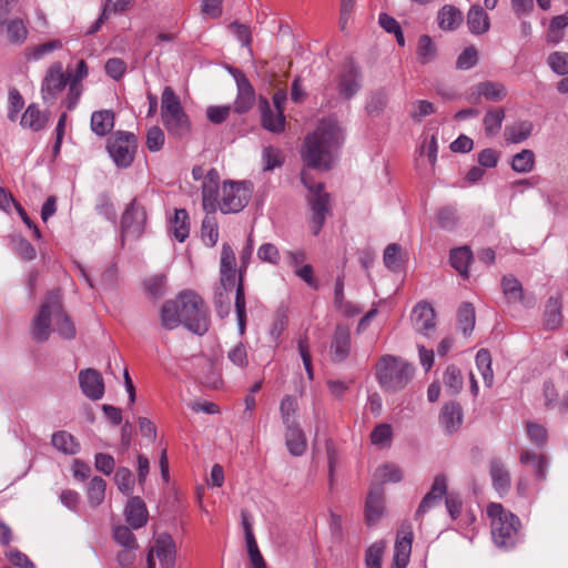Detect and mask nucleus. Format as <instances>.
<instances>
[{
  "mask_svg": "<svg viewBox=\"0 0 568 568\" xmlns=\"http://www.w3.org/2000/svg\"><path fill=\"white\" fill-rule=\"evenodd\" d=\"M463 408L456 402L447 403L443 406L439 423L446 433L452 434L457 432L463 424Z\"/></svg>",
  "mask_w": 568,
  "mask_h": 568,
  "instance_id": "obj_23",
  "label": "nucleus"
},
{
  "mask_svg": "<svg viewBox=\"0 0 568 568\" xmlns=\"http://www.w3.org/2000/svg\"><path fill=\"white\" fill-rule=\"evenodd\" d=\"M52 332L64 339H73L77 335L74 324L63 310L59 290L45 296L31 326L32 336L38 342L47 341Z\"/></svg>",
  "mask_w": 568,
  "mask_h": 568,
  "instance_id": "obj_3",
  "label": "nucleus"
},
{
  "mask_svg": "<svg viewBox=\"0 0 568 568\" xmlns=\"http://www.w3.org/2000/svg\"><path fill=\"white\" fill-rule=\"evenodd\" d=\"M235 313L237 318L239 332L244 335L246 328V302L244 281L242 276L237 280L234 300Z\"/></svg>",
  "mask_w": 568,
  "mask_h": 568,
  "instance_id": "obj_37",
  "label": "nucleus"
},
{
  "mask_svg": "<svg viewBox=\"0 0 568 568\" xmlns=\"http://www.w3.org/2000/svg\"><path fill=\"white\" fill-rule=\"evenodd\" d=\"M236 281V258L232 246L223 243L220 258V282L227 288L233 286Z\"/></svg>",
  "mask_w": 568,
  "mask_h": 568,
  "instance_id": "obj_20",
  "label": "nucleus"
},
{
  "mask_svg": "<svg viewBox=\"0 0 568 568\" xmlns=\"http://www.w3.org/2000/svg\"><path fill=\"white\" fill-rule=\"evenodd\" d=\"M437 24L443 31H454L464 21L463 12L455 6L445 4L437 12Z\"/></svg>",
  "mask_w": 568,
  "mask_h": 568,
  "instance_id": "obj_26",
  "label": "nucleus"
},
{
  "mask_svg": "<svg viewBox=\"0 0 568 568\" xmlns=\"http://www.w3.org/2000/svg\"><path fill=\"white\" fill-rule=\"evenodd\" d=\"M48 115L42 113L36 103L28 105L23 112L20 125L34 132L41 131L47 126Z\"/></svg>",
  "mask_w": 568,
  "mask_h": 568,
  "instance_id": "obj_31",
  "label": "nucleus"
},
{
  "mask_svg": "<svg viewBox=\"0 0 568 568\" xmlns=\"http://www.w3.org/2000/svg\"><path fill=\"white\" fill-rule=\"evenodd\" d=\"M489 473L494 488L501 495L510 487V474L500 459H493L489 465Z\"/></svg>",
  "mask_w": 568,
  "mask_h": 568,
  "instance_id": "obj_33",
  "label": "nucleus"
},
{
  "mask_svg": "<svg viewBox=\"0 0 568 568\" xmlns=\"http://www.w3.org/2000/svg\"><path fill=\"white\" fill-rule=\"evenodd\" d=\"M79 384L83 394L92 399L98 400L104 394V384L101 374L93 369L87 368L79 373Z\"/></svg>",
  "mask_w": 568,
  "mask_h": 568,
  "instance_id": "obj_18",
  "label": "nucleus"
},
{
  "mask_svg": "<svg viewBox=\"0 0 568 568\" xmlns=\"http://www.w3.org/2000/svg\"><path fill=\"white\" fill-rule=\"evenodd\" d=\"M361 88V70L353 62L344 64L339 77V94L345 99L353 98Z\"/></svg>",
  "mask_w": 568,
  "mask_h": 568,
  "instance_id": "obj_19",
  "label": "nucleus"
},
{
  "mask_svg": "<svg viewBox=\"0 0 568 568\" xmlns=\"http://www.w3.org/2000/svg\"><path fill=\"white\" fill-rule=\"evenodd\" d=\"M535 162L534 152L525 149L513 156L511 169L517 173H529L532 171Z\"/></svg>",
  "mask_w": 568,
  "mask_h": 568,
  "instance_id": "obj_47",
  "label": "nucleus"
},
{
  "mask_svg": "<svg viewBox=\"0 0 568 568\" xmlns=\"http://www.w3.org/2000/svg\"><path fill=\"white\" fill-rule=\"evenodd\" d=\"M51 443L55 449L63 454L74 455L80 450V444L65 430L54 433Z\"/></svg>",
  "mask_w": 568,
  "mask_h": 568,
  "instance_id": "obj_39",
  "label": "nucleus"
},
{
  "mask_svg": "<svg viewBox=\"0 0 568 568\" xmlns=\"http://www.w3.org/2000/svg\"><path fill=\"white\" fill-rule=\"evenodd\" d=\"M136 150V138L133 133L116 132L108 142V152L119 168L132 164Z\"/></svg>",
  "mask_w": 568,
  "mask_h": 568,
  "instance_id": "obj_10",
  "label": "nucleus"
},
{
  "mask_svg": "<svg viewBox=\"0 0 568 568\" xmlns=\"http://www.w3.org/2000/svg\"><path fill=\"white\" fill-rule=\"evenodd\" d=\"M220 173L216 169L206 172L202 182V206L207 214L220 210L223 214L239 213L248 203L252 184L244 181H224L220 190Z\"/></svg>",
  "mask_w": 568,
  "mask_h": 568,
  "instance_id": "obj_1",
  "label": "nucleus"
},
{
  "mask_svg": "<svg viewBox=\"0 0 568 568\" xmlns=\"http://www.w3.org/2000/svg\"><path fill=\"white\" fill-rule=\"evenodd\" d=\"M383 258L387 268L398 271L402 266L400 246L396 243L388 244L384 251Z\"/></svg>",
  "mask_w": 568,
  "mask_h": 568,
  "instance_id": "obj_63",
  "label": "nucleus"
},
{
  "mask_svg": "<svg viewBox=\"0 0 568 568\" xmlns=\"http://www.w3.org/2000/svg\"><path fill=\"white\" fill-rule=\"evenodd\" d=\"M244 529H245L247 552H248L252 566L254 567V566L264 565L265 561L258 550L251 525L246 521H244Z\"/></svg>",
  "mask_w": 568,
  "mask_h": 568,
  "instance_id": "obj_54",
  "label": "nucleus"
},
{
  "mask_svg": "<svg viewBox=\"0 0 568 568\" xmlns=\"http://www.w3.org/2000/svg\"><path fill=\"white\" fill-rule=\"evenodd\" d=\"M28 37V29L21 19H12L7 23V38L11 43L21 44Z\"/></svg>",
  "mask_w": 568,
  "mask_h": 568,
  "instance_id": "obj_51",
  "label": "nucleus"
},
{
  "mask_svg": "<svg viewBox=\"0 0 568 568\" xmlns=\"http://www.w3.org/2000/svg\"><path fill=\"white\" fill-rule=\"evenodd\" d=\"M561 296H550L547 301L545 313H544V326L547 329H557L561 326L562 314H561Z\"/></svg>",
  "mask_w": 568,
  "mask_h": 568,
  "instance_id": "obj_32",
  "label": "nucleus"
},
{
  "mask_svg": "<svg viewBox=\"0 0 568 568\" xmlns=\"http://www.w3.org/2000/svg\"><path fill=\"white\" fill-rule=\"evenodd\" d=\"M113 538L122 548L138 549L139 545L131 529L126 526H115Z\"/></svg>",
  "mask_w": 568,
  "mask_h": 568,
  "instance_id": "obj_57",
  "label": "nucleus"
},
{
  "mask_svg": "<svg viewBox=\"0 0 568 568\" xmlns=\"http://www.w3.org/2000/svg\"><path fill=\"white\" fill-rule=\"evenodd\" d=\"M106 483L101 477H93L88 486V499L92 506L100 505L105 496Z\"/></svg>",
  "mask_w": 568,
  "mask_h": 568,
  "instance_id": "obj_53",
  "label": "nucleus"
},
{
  "mask_svg": "<svg viewBox=\"0 0 568 568\" xmlns=\"http://www.w3.org/2000/svg\"><path fill=\"white\" fill-rule=\"evenodd\" d=\"M89 68L84 60H80L73 73H67L70 83L65 98L62 100V105L72 111L78 105L80 98L83 93L82 81L88 77Z\"/></svg>",
  "mask_w": 568,
  "mask_h": 568,
  "instance_id": "obj_13",
  "label": "nucleus"
},
{
  "mask_svg": "<svg viewBox=\"0 0 568 568\" xmlns=\"http://www.w3.org/2000/svg\"><path fill=\"white\" fill-rule=\"evenodd\" d=\"M384 495L383 487L375 486L371 488L365 504V518L367 524H375L383 516Z\"/></svg>",
  "mask_w": 568,
  "mask_h": 568,
  "instance_id": "obj_24",
  "label": "nucleus"
},
{
  "mask_svg": "<svg viewBox=\"0 0 568 568\" xmlns=\"http://www.w3.org/2000/svg\"><path fill=\"white\" fill-rule=\"evenodd\" d=\"M385 547L384 541H377L366 550V568H382V558Z\"/></svg>",
  "mask_w": 568,
  "mask_h": 568,
  "instance_id": "obj_60",
  "label": "nucleus"
},
{
  "mask_svg": "<svg viewBox=\"0 0 568 568\" xmlns=\"http://www.w3.org/2000/svg\"><path fill=\"white\" fill-rule=\"evenodd\" d=\"M393 439V429L389 424H378L371 433V442L381 448L389 447Z\"/></svg>",
  "mask_w": 568,
  "mask_h": 568,
  "instance_id": "obj_52",
  "label": "nucleus"
},
{
  "mask_svg": "<svg viewBox=\"0 0 568 568\" xmlns=\"http://www.w3.org/2000/svg\"><path fill=\"white\" fill-rule=\"evenodd\" d=\"M414 366L406 359L383 355L375 366L376 379L384 392L396 393L404 389L413 379Z\"/></svg>",
  "mask_w": 568,
  "mask_h": 568,
  "instance_id": "obj_4",
  "label": "nucleus"
},
{
  "mask_svg": "<svg viewBox=\"0 0 568 568\" xmlns=\"http://www.w3.org/2000/svg\"><path fill=\"white\" fill-rule=\"evenodd\" d=\"M62 41L61 40H50L48 42L41 43L39 45H34L31 48H27L26 50V58L28 60H34L38 61L42 59L44 55L59 50L62 48Z\"/></svg>",
  "mask_w": 568,
  "mask_h": 568,
  "instance_id": "obj_50",
  "label": "nucleus"
},
{
  "mask_svg": "<svg viewBox=\"0 0 568 568\" xmlns=\"http://www.w3.org/2000/svg\"><path fill=\"white\" fill-rule=\"evenodd\" d=\"M433 113H435V106L427 100H416L410 104L409 116L414 122H420Z\"/></svg>",
  "mask_w": 568,
  "mask_h": 568,
  "instance_id": "obj_59",
  "label": "nucleus"
},
{
  "mask_svg": "<svg viewBox=\"0 0 568 568\" xmlns=\"http://www.w3.org/2000/svg\"><path fill=\"white\" fill-rule=\"evenodd\" d=\"M114 481L119 490L125 496H130L134 487V477L129 468L121 467L115 471Z\"/></svg>",
  "mask_w": 568,
  "mask_h": 568,
  "instance_id": "obj_55",
  "label": "nucleus"
},
{
  "mask_svg": "<svg viewBox=\"0 0 568 568\" xmlns=\"http://www.w3.org/2000/svg\"><path fill=\"white\" fill-rule=\"evenodd\" d=\"M70 80L64 72L62 62L55 61L49 65L41 81V98L44 103L53 104L60 94L69 87Z\"/></svg>",
  "mask_w": 568,
  "mask_h": 568,
  "instance_id": "obj_9",
  "label": "nucleus"
},
{
  "mask_svg": "<svg viewBox=\"0 0 568 568\" xmlns=\"http://www.w3.org/2000/svg\"><path fill=\"white\" fill-rule=\"evenodd\" d=\"M473 253L467 246L452 250L450 265L465 278L468 277V265L471 261Z\"/></svg>",
  "mask_w": 568,
  "mask_h": 568,
  "instance_id": "obj_40",
  "label": "nucleus"
},
{
  "mask_svg": "<svg viewBox=\"0 0 568 568\" xmlns=\"http://www.w3.org/2000/svg\"><path fill=\"white\" fill-rule=\"evenodd\" d=\"M159 559L162 568H173L175 564L176 548L172 537L168 534H160L154 538L149 552Z\"/></svg>",
  "mask_w": 568,
  "mask_h": 568,
  "instance_id": "obj_15",
  "label": "nucleus"
},
{
  "mask_svg": "<svg viewBox=\"0 0 568 568\" xmlns=\"http://www.w3.org/2000/svg\"><path fill=\"white\" fill-rule=\"evenodd\" d=\"M182 324L192 333L203 335L209 331V310L204 301L194 292L180 294Z\"/></svg>",
  "mask_w": 568,
  "mask_h": 568,
  "instance_id": "obj_7",
  "label": "nucleus"
},
{
  "mask_svg": "<svg viewBox=\"0 0 568 568\" xmlns=\"http://www.w3.org/2000/svg\"><path fill=\"white\" fill-rule=\"evenodd\" d=\"M343 140V130L335 119L322 120L316 130L306 135L302 159L308 168L328 170Z\"/></svg>",
  "mask_w": 568,
  "mask_h": 568,
  "instance_id": "obj_2",
  "label": "nucleus"
},
{
  "mask_svg": "<svg viewBox=\"0 0 568 568\" xmlns=\"http://www.w3.org/2000/svg\"><path fill=\"white\" fill-rule=\"evenodd\" d=\"M302 182L308 189V203L312 210L311 230L314 235H317L326 220L329 212L328 202L329 195L324 192L323 183H313L306 171L302 172Z\"/></svg>",
  "mask_w": 568,
  "mask_h": 568,
  "instance_id": "obj_8",
  "label": "nucleus"
},
{
  "mask_svg": "<svg viewBox=\"0 0 568 568\" xmlns=\"http://www.w3.org/2000/svg\"><path fill=\"white\" fill-rule=\"evenodd\" d=\"M180 295L176 300L166 301L161 307V325L165 329H174L182 324Z\"/></svg>",
  "mask_w": 568,
  "mask_h": 568,
  "instance_id": "obj_29",
  "label": "nucleus"
},
{
  "mask_svg": "<svg viewBox=\"0 0 568 568\" xmlns=\"http://www.w3.org/2000/svg\"><path fill=\"white\" fill-rule=\"evenodd\" d=\"M447 493V478L445 475L439 474L434 478L430 490L422 499L416 513L415 519L420 520L423 516L432 508L437 506Z\"/></svg>",
  "mask_w": 568,
  "mask_h": 568,
  "instance_id": "obj_16",
  "label": "nucleus"
},
{
  "mask_svg": "<svg viewBox=\"0 0 568 568\" xmlns=\"http://www.w3.org/2000/svg\"><path fill=\"white\" fill-rule=\"evenodd\" d=\"M229 72L234 78L237 89L233 104L234 111L239 114L246 113L255 104V90L242 70L237 68H230Z\"/></svg>",
  "mask_w": 568,
  "mask_h": 568,
  "instance_id": "obj_11",
  "label": "nucleus"
},
{
  "mask_svg": "<svg viewBox=\"0 0 568 568\" xmlns=\"http://www.w3.org/2000/svg\"><path fill=\"white\" fill-rule=\"evenodd\" d=\"M458 325L463 333L469 334L475 327V307L471 303L465 302L463 303L457 313Z\"/></svg>",
  "mask_w": 568,
  "mask_h": 568,
  "instance_id": "obj_48",
  "label": "nucleus"
},
{
  "mask_svg": "<svg viewBox=\"0 0 568 568\" xmlns=\"http://www.w3.org/2000/svg\"><path fill=\"white\" fill-rule=\"evenodd\" d=\"M260 110L262 126L273 133H281L285 130V116L283 111L272 110L266 98L260 97Z\"/></svg>",
  "mask_w": 568,
  "mask_h": 568,
  "instance_id": "obj_21",
  "label": "nucleus"
},
{
  "mask_svg": "<svg viewBox=\"0 0 568 568\" xmlns=\"http://www.w3.org/2000/svg\"><path fill=\"white\" fill-rule=\"evenodd\" d=\"M542 396L547 409H558L561 413L568 412V390L560 395L554 383L546 381L542 385Z\"/></svg>",
  "mask_w": 568,
  "mask_h": 568,
  "instance_id": "obj_27",
  "label": "nucleus"
},
{
  "mask_svg": "<svg viewBox=\"0 0 568 568\" xmlns=\"http://www.w3.org/2000/svg\"><path fill=\"white\" fill-rule=\"evenodd\" d=\"M125 520L133 529L143 527L148 520V510L145 504L140 497L129 499L125 510Z\"/></svg>",
  "mask_w": 568,
  "mask_h": 568,
  "instance_id": "obj_25",
  "label": "nucleus"
},
{
  "mask_svg": "<svg viewBox=\"0 0 568 568\" xmlns=\"http://www.w3.org/2000/svg\"><path fill=\"white\" fill-rule=\"evenodd\" d=\"M532 123L529 121H519L505 128V140L510 143H520L527 140L532 132Z\"/></svg>",
  "mask_w": 568,
  "mask_h": 568,
  "instance_id": "obj_38",
  "label": "nucleus"
},
{
  "mask_svg": "<svg viewBox=\"0 0 568 568\" xmlns=\"http://www.w3.org/2000/svg\"><path fill=\"white\" fill-rule=\"evenodd\" d=\"M202 240L207 246H214L219 241L217 223L213 216H205L202 222Z\"/></svg>",
  "mask_w": 568,
  "mask_h": 568,
  "instance_id": "obj_58",
  "label": "nucleus"
},
{
  "mask_svg": "<svg viewBox=\"0 0 568 568\" xmlns=\"http://www.w3.org/2000/svg\"><path fill=\"white\" fill-rule=\"evenodd\" d=\"M285 442L288 452L294 456H301L306 449V440L298 425L286 426Z\"/></svg>",
  "mask_w": 568,
  "mask_h": 568,
  "instance_id": "obj_36",
  "label": "nucleus"
},
{
  "mask_svg": "<svg viewBox=\"0 0 568 568\" xmlns=\"http://www.w3.org/2000/svg\"><path fill=\"white\" fill-rule=\"evenodd\" d=\"M297 399L292 395H286L280 405L281 417L285 426L298 425L296 422Z\"/></svg>",
  "mask_w": 568,
  "mask_h": 568,
  "instance_id": "obj_49",
  "label": "nucleus"
},
{
  "mask_svg": "<svg viewBox=\"0 0 568 568\" xmlns=\"http://www.w3.org/2000/svg\"><path fill=\"white\" fill-rule=\"evenodd\" d=\"M443 383L450 395H457L464 385L460 369L455 365L447 366L443 374Z\"/></svg>",
  "mask_w": 568,
  "mask_h": 568,
  "instance_id": "obj_44",
  "label": "nucleus"
},
{
  "mask_svg": "<svg viewBox=\"0 0 568 568\" xmlns=\"http://www.w3.org/2000/svg\"><path fill=\"white\" fill-rule=\"evenodd\" d=\"M161 121L172 136L181 139L191 132L190 118L171 87H165L161 94Z\"/></svg>",
  "mask_w": 568,
  "mask_h": 568,
  "instance_id": "obj_6",
  "label": "nucleus"
},
{
  "mask_svg": "<svg viewBox=\"0 0 568 568\" xmlns=\"http://www.w3.org/2000/svg\"><path fill=\"white\" fill-rule=\"evenodd\" d=\"M473 94L484 97L491 102H500L507 97L506 87L496 81H483L471 88Z\"/></svg>",
  "mask_w": 568,
  "mask_h": 568,
  "instance_id": "obj_28",
  "label": "nucleus"
},
{
  "mask_svg": "<svg viewBox=\"0 0 568 568\" xmlns=\"http://www.w3.org/2000/svg\"><path fill=\"white\" fill-rule=\"evenodd\" d=\"M171 231L178 241L183 242L186 240L190 234V222L186 210H175L174 216L171 220Z\"/></svg>",
  "mask_w": 568,
  "mask_h": 568,
  "instance_id": "obj_41",
  "label": "nucleus"
},
{
  "mask_svg": "<svg viewBox=\"0 0 568 568\" xmlns=\"http://www.w3.org/2000/svg\"><path fill=\"white\" fill-rule=\"evenodd\" d=\"M501 288L508 302H523L524 290L521 283L513 275H505L501 278Z\"/></svg>",
  "mask_w": 568,
  "mask_h": 568,
  "instance_id": "obj_45",
  "label": "nucleus"
},
{
  "mask_svg": "<svg viewBox=\"0 0 568 568\" xmlns=\"http://www.w3.org/2000/svg\"><path fill=\"white\" fill-rule=\"evenodd\" d=\"M375 477L383 483H397L402 479V471L396 465L386 464L376 469Z\"/></svg>",
  "mask_w": 568,
  "mask_h": 568,
  "instance_id": "obj_62",
  "label": "nucleus"
},
{
  "mask_svg": "<svg viewBox=\"0 0 568 568\" xmlns=\"http://www.w3.org/2000/svg\"><path fill=\"white\" fill-rule=\"evenodd\" d=\"M505 110L503 108H490L483 118L485 134L489 138L496 136L505 120Z\"/></svg>",
  "mask_w": 568,
  "mask_h": 568,
  "instance_id": "obj_35",
  "label": "nucleus"
},
{
  "mask_svg": "<svg viewBox=\"0 0 568 568\" xmlns=\"http://www.w3.org/2000/svg\"><path fill=\"white\" fill-rule=\"evenodd\" d=\"M334 302L336 307L347 316L357 315L361 310L357 306L352 305L345 301L344 296V281L343 277L338 276L335 282Z\"/></svg>",
  "mask_w": 568,
  "mask_h": 568,
  "instance_id": "obj_46",
  "label": "nucleus"
},
{
  "mask_svg": "<svg viewBox=\"0 0 568 568\" xmlns=\"http://www.w3.org/2000/svg\"><path fill=\"white\" fill-rule=\"evenodd\" d=\"M568 27V16H556L550 20L546 33V41L551 44H558L565 38V30Z\"/></svg>",
  "mask_w": 568,
  "mask_h": 568,
  "instance_id": "obj_43",
  "label": "nucleus"
},
{
  "mask_svg": "<svg viewBox=\"0 0 568 568\" xmlns=\"http://www.w3.org/2000/svg\"><path fill=\"white\" fill-rule=\"evenodd\" d=\"M467 26L473 34H484L489 30L490 21L486 11L478 4L471 6L467 13Z\"/></svg>",
  "mask_w": 568,
  "mask_h": 568,
  "instance_id": "obj_30",
  "label": "nucleus"
},
{
  "mask_svg": "<svg viewBox=\"0 0 568 568\" xmlns=\"http://www.w3.org/2000/svg\"><path fill=\"white\" fill-rule=\"evenodd\" d=\"M351 348L352 338L349 329L346 326L338 325L335 328L329 346L332 361L335 363L344 362L348 357Z\"/></svg>",
  "mask_w": 568,
  "mask_h": 568,
  "instance_id": "obj_17",
  "label": "nucleus"
},
{
  "mask_svg": "<svg viewBox=\"0 0 568 568\" xmlns=\"http://www.w3.org/2000/svg\"><path fill=\"white\" fill-rule=\"evenodd\" d=\"M146 222L145 209L133 201L124 211L121 221L123 237L138 239L142 234Z\"/></svg>",
  "mask_w": 568,
  "mask_h": 568,
  "instance_id": "obj_12",
  "label": "nucleus"
},
{
  "mask_svg": "<svg viewBox=\"0 0 568 568\" xmlns=\"http://www.w3.org/2000/svg\"><path fill=\"white\" fill-rule=\"evenodd\" d=\"M417 60L422 64H428L433 62L437 57V48L433 39L423 34L419 37L416 48Z\"/></svg>",
  "mask_w": 568,
  "mask_h": 568,
  "instance_id": "obj_42",
  "label": "nucleus"
},
{
  "mask_svg": "<svg viewBox=\"0 0 568 568\" xmlns=\"http://www.w3.org/2000/svg\"><path fill=\"white\" fill-rule=\"evenodd\" d=\"M526 429H527L529 439L531 440V443L535 446L542 447L546 445L547 439H548V434H547V429L542 425H540L538 423L528 422L526 424Z\"/></svg>",
  "mask_w": 568,
  "mask_h": 568,
  "instance_id": "obj_61",
  "label": "nucleus"
},
{
  "mask_svg": "<svg viewBox=\"0 0 568 568\" xmlns=\"http://www.w3.org/2000/svg\"><path fill=\"white\" fill-rule=\"evenodd\" d=\"M412 321L417 332L428 336L435 328V311L429 303L420 302L413 310Z\"/></svg>",
  "mask_w": 568,
  "mask_h": 568,
  "instance_id": "obj_22",
  "label": "nucleus"
},
{
  "mask_svg": "<svg viewBox=\"0 0 568 568\" xmlns=\"http://www.w3.org/2000/svg\"><path fill=\"white\" fill-rule=\"evenodd\" d=\"M413 537L414 534L412 525L403 524L397 531L394 546L393 564L390 568L407 567L412 554Z\"/></svg>",
  "mask_w": 568,
  "mask_h": 568,
  "instance_id": "obj_14",
  "label": "nucleus"
},
{
  "mask_svg": "<svg viewBox=\"0 0 568 568\" xmlns=\"http://www.w3.org/2000/svg\"><path fill=\"white\" fill-rule=\"evenodd\" d=\"M487 515L490 518L491 535L495 544L506 549L515 546L519 539L520 527L517 516L497 503L488 505Z\"/></svg>",
  "mask_w": 568,
  "mask_h": 568,
  "instance_id": "obj_5",
  "label": "nucleus"
},
{
  "mask_svg": "<svg viewBox=\"0 0 568 568\" xmlns=\"http://www.w3.org/2000/svg\"><path fill=\"white\" fill-rule=\"evenodd\" d=\"M263 170L272 171L283 164L284 158L280 149L272 145L264 148L262 152Z\"/></svg>",
  "mask_w": 568,
  "mask_h": 568,
  "instance_id": "obj_56",
  "label": "nucleus"
},
{
  "mask_svg": "<svg viewBox=\"0 0 568 568\" xmlns=\"http://www.w3.org/2000/svg\"><path fill=\"white\" fill-rule=\"evenodd\" d=\"M114 126V113L110 110L95 111L91 115V129L99 135L104 136Z\"/></svg>",
  "mask_w": 568,
  "mask_h": 568,
  "instance_id": "obj_34",
  "label": "nucleus"
},
{
  "mask_svg": "<svg viewBox=\"0 0 568 568\" xmlns=\"http://www.w3.org/2000/svg\"><path fill=\"white\" fill-rule=\"evenodd\" d=\"M548 64L550 69L559 74L566 75L568 74V53L556 51L548 57Z\"/></svg>",
  "mask_w": 568,
  "mask_h": 568,
  "instance_id": "obj_64",
  "label": "nucleus"
}]
</instances>
